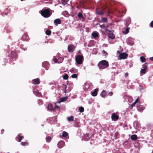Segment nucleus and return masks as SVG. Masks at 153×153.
I'll list each match as a JSON object with an SVG mask.
<instances>
[{
    "label": "nucleus",
    "instance_id": "obj_1",
    "mask_svg": "<svg viewBox=\"0 0 153 153\" xmlns=\"http://www.w3.org/2000/svg\"><path fill=\"white\" fill-rule=\"evenodd\" d=\"M97 65L100 69H104L108 68L109 65L108 62L106 60H103L100 61Z\"/></svg>",
    "mask_w": 153,
    "mask_h": 153
},
{
    "label": "nucleus",
    "instance_id": "obj_2",
    "mask_svg": "<svg viewBox=\"0 0 153 153\" xmlns=\"http://www.w3.org/2000/svg\"><path fill=\"white\" fill-rule=\"evenodd\" d=\"M41 15L45 18H48L51 15L49 8L42 10L40 12Z\"/></svg>",
    "mask_w": 153,
    "mask_h": 153
},
{
    "label": "nucleus",
    "instance_id": "obj_3",
    "mask_svg": "<svg viewBox=\"0 0 153 153\" xmlns=\"http://www.w3.org/2000/svg\"><path fill=\"white\" fill-rule=\"evenodd\" d=\"M83 58V56L80 55H78L76 56V62L78 64L81 65L82 62V59Z\"/></svg>",
    "mask_w": 153,
    "mask_h": 153
},
{
    "label": "nucleus",
    "instance_id": "obj_4",
    "mask_svg": "<svg viewBox=\"0 0 153 153\" xmlns=\"http://www.w3.org/2000/svg\"><path fill=\"white\" fill-rule=\"evenodd\" d=\"M102 25L103 27H104V29L106 32H107V31L109 32H111V31L110 30H109L108 29V28L109 27V24L108 23V22L104 23Z\"/></svg>",
    "mask_w": 153,
    "mask_h": 153
},
{
    "label": "nucleus",
    "instance_id": "obj_5",
    "mask_svg": "<svg viewBox=\"0 0 153 153\" xmlns=\"http://www.w3.org/2000/svg\"><path fill=\"white\" fill-rule=\"evenodd\" d=\"M75 46L72 44H70L68 45V49L69 52H72L75 50Z\"/></svg>",
    "mask_w": 153,
    "mask_h": 153
},
{
    "label": "nucleus",
    "instance_id": "obj_6",
    "mask_svg": "<svg viewBox=\"0 0 153 153\" xmlns=\"http://www.w3.org/2000/svg\"><path fill=\"white\" fill-rule=\"evenodd\" d=\"M128 56V54L124 53H120L119 55V56L120 57V59H126L127 58Z\"/></svg>",
    "mask_w": 153,
    "mask_h": 153
},
{
    "label": "nucleus",
    "instance_id": "obj_7",
    "mask_svg": "<svg viewBox=\"0 0 153 153\" xmlns=\"http://www.w3.org/2000/svg\"><path fill=\"white\" fill-rule=\"evenodd\" d=\"M104 11L101 10L99 8H97L96 11V13L98 15H102L104 14Z\"/></svg>",
    "mask_w": 153,
    "mask_h": 153
},
{
    "label": "nucleus",
    "instance_id": "obj_8",
    "mask_svg": "<svg viewBox=\"0 0 153 153\" xmlns=\"http://www.w3.org/2000/svg\"><path fill=\"white\" fill-rule=\"evenodd\" d=\"M42 65L46 70H47L48 69V68L49 67V64L48 62L46 61L43 62L42 63Z\"/></svg>",
    "mask_w": 153,
    "mask_h": 153
},
{
    "label": "nucleus",
    "instance_id": "obj_9",
    "mask_svg": "<svg viewBox=\"0 0 153 153\" xmlns=\"http://www.w3.org/2000/svg\"><path fill=\"white\" fill-rule=\"evenodd\" d=\"M111 118L112 120L116 121L118 119L119 117L115 113H113L111 115Z\"/></svg>",
    "mask_w": 153,
    "mask_h": 153
},
{
    "label": "nucleus",
    "instance_id": "obj_10",
    "mask_svg": "<svg viewBox=\"0 0 153 153\" xmlns=\"http://www.w3.org/2000/svg\"><path fill=\"white\" fill-rule=\"evenodd\" d=\"M65 145V142L63 141H59L58 143V147L59 148H61L63 147Z\"/></svg>",
    "mask_w": 153,
    "mask_h": 153
},
{
    "label": "nucleus",
    "instance_id": "obj_11",
    "mask_svg": "<svg viewBox=\"0 0 153 153\" xmlns=\"http://www.w3.org/2000/svg\"><path fill=\"white\" fill-rule=\"evenodd\" d=\"M40 82L39 79L38 78L33 79L32 80V83L33 84H39Z\"/></svg>",
    "mask_w": 153,
    "mask_h": 153
},
{
    "label": "nucleus",
    "instance_id": "obj_12",
    "mask_svg": "<svg viewBox=\"0 0 153 153\" xmlns=\"http://www.w3.org/2000/svg\"><path fill=\"white\" fill-rule=\"evenodd\" d=\"M61 22V20L60 19H56L54 21V23L56 26H57L58 24H60Z\"/></svg>",
    "mask_w": 153,
    "mask_h": 153
},
{
    "label": "nucleus",
    "instance_id": "obj_13",
    "mask_svg": "<svg viewBox=\"0 0 153 153\" xmlns=\"http://www.w3.org/2000/svg\"><path fill=\"white\" fill-rule=\"evenodd\" d=\"M108 19L106 17H102L101 19V20L100 21H99V22L101 23L103 22L104 23H107L108 22Z\"/></svg>",
    "mask_w": 153,
    "mask_h": 153
},
{
    "label": "nucleus",
    "instance_id": "obj_14",
    "mask_svg": "<svg viewBox=\"0 0 153 153\" xmlns=\"http://www.w3.org/2000/svg\"><path fill=\"white\" fill-rule=\"evenodd\" d=\"M98 91V89L97 88L95 89L94 91L92 93L91 95L93 96H95L97 94V92Z\"/></svg>",
    "mask_w": 153,
    "mask_h": 153
},
{
    "label": "nucleus",
    "instance_id": "obj_15",
    "mask_svg": "<svg viewBox=\"0 0 153 153\" xmlns=\"http://www.w3.org/2000/svg\"><path fill=\"white\" fill-rule=\"evenodd\" d=\"M88 134H86L83 136V138L84 140L87 141L89 140L90 137H89Z\"/></svg>",
    "mask_w": 153,
    "mask_h": 153
},
{
    "label": "nucleus",
    "instance_id": "obj_16",
    "mask_svg": "<svg viewBox=\"0 0 153 153\" xmlns=\"http://www.w3.org/2000/svg\"><path fill=\"white\" fill-rule=\"evenodd\" d=\"M47 108L49 111H51L54 109L53 105L51 103H49L48 104Z\"/></svg>",
    "mask_w": 153,
    "mask_h": 153
},
{
    "label": "nucleus",
    "instance_id": "obj_17",
    "mask_svg": "<svg viewBox=\"0 0 153 153\" xmlns=\"http://www.w3.org/2000/svg\"><path fill=\"white\" fill-rule=\"evenodd\" d=\"M92 36L94 38H96L99 35L98 33L97 32H93L92 33Z\"/></svg>",
    "mask_w": 153,
    "mask_h": 153
},
{
    "label": "nucleus",
    "instance_id": "obj_18",
    "mask_svg": "<svg viewBox=\"0 0 153 153\" xmlns=\"http://www.w3.org/2000/svg\"><path fill=\"white\" fill-rule=\"evenodd\" d=\"M67 97H64L60 99V101L58 102V103L61 102H64L67 100Z\"/></svg>",
    "mask_w": 153,
    "mask_h": 153
},
{
    "label": "nucleus",
    "instance_id": "obj_19",
    "mask_svg": "<svg viewBox=\"0 0 153 153\" xmlns=\"http://www.w3.org/2000/svg\"><path fill=\"white\" fill-rule=\"evenodd\" d=\"M137 137L136 134L131 135V139L135 141L137 139Z\"/></svg>",
    "mask_w": 153,
    "mask_h": 153
},
{
    "label": "nucleus",
    "instance_id": "obj_20",
    "mask_svg": "<svg viewBox=\"0 0 153 153\" xmlns=\"http://www.w3.org/2000/svg\"><path fill=\"white\" fill-rule=\"evenodd\" d=\"M17 56V54L16 52L15 51H12L11 53V56L10 57H15Z\"/></svg>",
    "mask_w": 153,
    "mask_h": 153
},
{
    "label": "nucleus",
    "instance_id": "obj_21",
    "mask_svg": "<svg viewBox=\"0 0 153 153\" xmlns=\"http://www.w3.org/2000/svg\"><path fill=\"white\" fill-rule=\"evenodd\" d=\"M33 93L37 96L40 97L42 96L41 94L38 91H33Z\"/></svg>",
    "mask_w": 153,
    "mask_h": 153
},
{
    "label": "nucleus",
    "instance_id": "obj_22",
    "mask_svg": "<svg viewBox=\"0 0 153 153\" xmlns=\"http://www.w3.org/2000/svg\"><path fill=\"white\" fill-rule=\"evenodd\" d=\"M77 16L79 19H82L83 20L84 19V17L81 13H79L78 14Z\"/></svg>",
    "mask_w": 153,
    "mask_h": 153
},
{
    "label": "nucleus",
    "instance_id": "obj_23",
    "mask_svg": "<svg viewBox=\"0 0 153 153\" xmlns=\"http://www.w3.org/2000/svg\"><path fill=\"white\" fill-rule=\"evenodd\" d=\"M108 37L111 39H114L115 38V35L113 33H110L108 34Z\"/></svg>",
    "mask_w": 153,
    "mask_h": 153
},
{
    "label": "nucleus",
    "instance_id": "obj_24",
    "mask_svg": "<svg viewBox=\"0 0 153 153\" xmlns=\"http://www.w3.org/2000/svg\"><path fill=\"white\" fill-rule=\"evenodd\" d=\"M106 93L107 92L103 90L102 92L101 95L102 97L104 98Z\"/></svg>",
    "mask_w": 153,
    "mask_h": 153
},
{
    "label": "nucleus",
    "instance_id": "obj_25",
    "mask_svg": "<svg viewBox=\"0 0 153 153\" xmlns=\"http://www.w3.org/2000/svg\"><path fill=\"white\" fill-rule=\"evenodd\" d=\"M18 139L19 142H21V140L24 138V136L19 134L18 135Z\"/></svg>",
    "mask_w": 153,
    "mask_h": 153
},
{
    "label": "nucleus",
    "instance_id": "obj_26",
    "mask_svg": "<svg viewBox=\"0 0 153 153\" xmlns=\"http://www.w3.org/2000/svg\"><path fill=\"white\" fill-rule=\"evenodd\" d=\"M68 135V134L67 132H66L65 131H63V132H62V136L63 137H66Z\"/></svg>",
    "mask_w": 153,
    "mask_h": 153
},
{
    "label": "nucleus",
    "instance_id": "obj_27",
    "mask_svg": "<svg viewBox=\"0 0 153 153\" xmlns=\"http://www.w3.org/2000/svg\"><path fill=\"white\" fill-rule=\"evenodd\" d=\"M68 120L69 121H72L74 120V117L73 116H71L68 118Z\"/></svg>",
    "mask_w": 153,
    "mask_h": 153
},
{
    "label": "nucleus",
    "instance_id": "obj_28",
    "mask_svg": "<svg viewBox=\"0 0 153 153\" xmlns=\"http://www.w3.org/2000/svg\"><path fill=\"white\" fill-rule=\"evenodd\" d=\"M20 144L22 146H26L28 145V143L27 142H22Z\"/></svg>",
    "mask_w": 153,
    "mask_h": 153
},
{
    "label": "nucleus",
    "instance_id": "obj_29",
    "mask_svg": "<svg viewBox=\"0 0 153 153\" xmlns=\"http://www.w3.org/2000/svg\"><path fill=\"white\" fill-rule=\"evenodd\" d=\"M46 141L48 143L50 142L51 140V137L50 136H48L46 138Z\"/></svg>",
    "mask_w": 153,
    "mask_h": 153
},
{
    "label": "nucleus",
    "instance_id": "obj_30",
    "mask_svg": "<svg viewBox=\"0 0 153 153\" xmlns=\"http://www.w3.org/2000/svg\"><path fill=\"white\" fill-rule=\"evenodd\" d=\"M51 32L50 30H48L45 31L46 34L48 36L50 35L51 34Z\"/></svg>",
    "mask_w": 153,
    "mask_h": 153
},
{
    "label": "nucleus",
    "instance_id": "obj_31",
    "mask_svg": "<svg viewBox=\"0 0 153 153\" xmlns=\"http://www.w3.org/2000/svg\"><path fill=\"white\" fill-rule=\"evenodd\" d=\"M141 61L142 62H144L146 61V58L143 56H141L140 57Z\"/></svg>",
    "mask_w": 153,
    "mask_h": 153
},
{
    "label": "nucleus",
    "instance_id": "obj_32",
    "mask_svg": "<svg viewBox=\"0 0 153 153\" xmlns=\"http://www.w3.org/2000/svg\"><path fill=\"white\" fill-rule=\"evenodd\" d=\"M79 110L81 113L83 112L84 111V108L83 107H79Z\"/></svg>",
    "mask_w": 153,
    "mask_h": 153
},
{
    "label": "nucleus",
    "instance_id": "obj_33",
    "mask_svg": "<svg viewBox=\"0 0 153 153\" xmlns=\"http://www.w3.org/2000/svg\"><path fill=\"white\" fill-rule=\"evenodd\" d=\"M147 65L148 63L147 62H146L143 66V69L146 70L147 68Z\"/></svg>",
    "mask_w": 153,
    "mask_h": 153
},
{
    "label": "nucleus",
    "instance_id": "obj_34",
    "mask_svg": "<svg viewBox=\"0 0 153 153\" xmlns=\"http://www.w3.org/2000/svg\"><path fill=\"white\" fill-rule=\"evenodd\" d=\"M129 29H130V28L129 27H127V28H126V31L125 32H124L123 33L124 34H126L128 33L129 32Z\"/></svg>",
    "mask_w": 153,
    "mask_h": 153
},
{
    "label": "nucleus",
    "instance_id": "obj_35",
    "mask_svg": "<svg viewBox=\"0 0 153 153\" xmlns=\"http://www.w3.org/2000/svg\"><path fill=\"white\" fill-rule=\"evenodd\" d=\"M68 78V74H65L63 76V78L64 79H67Z\"/></svg>",
    "mask_w": 153,
    "mask_h": 153
},
{
    "label": "nucleus",
    "instance_id": "obj_36",
    "mask_svg": "<svg viewBox=\"0 0 153 153\" xmlns=\"http://www.w3.org/2000/svg\"><path fill=\"white\" fill-rule=\"evenodd\" d=\"M141 73L145 74L146 73V70L144 69H141L140 70Z\"/></svg>",
    "mask_w": 153,
    "mask_h": 153
},
{
    "label": "nucleus",
    "instance_id": "obj_37",
    "mask_svg": "<svg viewBox=\"0 0 153 153\" xmlns=\"http://www.w3.org/2000/svg\"><path fill=\"white\" fill-rule=\"evenodd\" d=\"M71 77L73 78H77V75L76 74H73L71 76Z\"/></svg>",
    "mask_w": 153,
    "mask_h": 153
},
{
    "label": "nucleus",
    "instance_id": "obj_38",
    "mask_svg": "<svg viewBox=\"0 0 153 153\" xmlns=\"http://www.w3.org/2000/svg\"><path fill=\"white\" fill-rule=\"evenodd\" d=\"M102 54L105 56H107L108 55L107 53L104 50H103L102 51Z\"/></svg>",
    "mask_w": 153,
    "mask_h": 153
},
{
    "label": "nucleus",
    "instance_id": "obj_39",
    "mask_svg": "<svg viewBox=\"0 0 153 153\" xmlns=\"http://www.w3.org/2000/svg\"><path fill=\"white\" fill-rule=\"evenodd\" d=\"M55 106L53 110H54L55 109H56L57 108H59V107L56 104V103H55Z\"/></svg>",
    "mask_w": 153,
    "mask_h": 153
},
{
    "label": "nucleus",
    "instance_id": "obj_40",
    "mask_svg": "<svg viewBox=\"0 0 153 153\" xmlns=\"http://www.w3.org/2000/svg\"><path fill=\"white\" fill-rule=\"evenodd\" d=\"M26 37V38L25 39H28V36H27V35L26 34H24L23 36V39H24V38H25V37Z\"/></svg>",
    "mask_w": 153,
    "mask_h": 153
},
{
    "label": "nucleus",
    "instance_id": "obj_41",
    "mask_svg": "<svg viewBox=\"0 0 153 153\" xmlns=\"http://www.w3.org/2000/svg\"><path fill=\"white\" fill-rule=\"evenodd\" d=\"M53 60H54V62L55 63H58V60L56 58H54L53 59Z\"/></svg>",
    "mask_w": 153,
    "mask_h": 153
},
{
    "label": "nucleus",
    "instance_id": "obj_42",
    "mask_svg": "<svg viewBox=\"0 0 153 153\" xmlns=\"http://www.w3.org/2000/svg\"><path fill=\"white\" fill-rule=\"evenodd\" d=\"M113 92L111 91L109 92L108 93V95H109L110 96H111L112 95H113Z\"/></svg>",
    "mask_w": 153,
    "mask_h": 153
},
{
    "label": "nucleus",
    "instance_id": "obj_43",
    "mask_svg": "<svg viewBox=\"0 0 153 153\" xmlns=\"http://www.w3.org/2000/svg\"><path fill=\"white\" fill-rule=\"evenodd\" d=\"M150 25L151 27H153V20L150 22Z\"/></svg>",
    "mask_w": 153,
    "mask_h": 153
},
{
    "label": "nucleus",
    "instance_id": "obj_44",
    "mask_svg": "<svg viewBox=\"0 0 153 153\" xmlns=\"http://www.w3.org/2000/svg\"><path fill=\"white\" fill-rule=\"evenodd\" d=\"M143 108L142 107H141L140 108L139 111H142L143 110Z\"/></svg>",
    "mask_w": 153,
    "mask_h": 153
},
{
    "label": "nucleus",
    "instance_id": "obj_45",
    "mask_svg": "<svg viewBox=\"0 0 153 153\" xmlns=\"http://www.w3.org/2000/svg\"><path fill=\"white\" fill-rule=\"evenodd\" d=\"M136 104L134 102H133L131 105V106L132 107H133L134 106L135 104Z\"/></svg>",
    "mask_w": 153,
    "mask_h": 153
},
{
    "label": "nucleus",
    "instance_id": "obj_46",
    "mask_svg": "<svg viewBox=\"0 0 153 153\" xmlns=\"http://www.w3.org/2000/svg\"><path fill=\"white\" fill-rule=\"evenodd\" d=\"M128 75V73H126L125 74V77H127Z\"/></svg>",
    "mask_w": 153,
    "mask_h": 153
},
{
    "label": "nucleus",
    "instance_id": "obj_47",
    "mask_svg": "<svg viewBox=\"0 0 153 153\" xmlns=\"http://www.w3.org/2000/svg\"><path fill=\"white\" fill-rule=\"evenodd\" d=\"M71 71H72V70H71ZM73 72H72V71H71V72H73L74 73H76L77 71V70L76 69L73 70Z\"/></svg>",
    "mask_w": 153,
    "mask_h": 153
},
{
    "label": "nucleus",
    "instance_id": "obj_48",
    "mask_svg": "<svg viewBox=\"0 0 153 153\" xmlns=\"http://www.w3.org/2000/svg\"><path fill=\"white\" fill-rule=\"evenodd\" d=\"M100 27L101 28V29H104V27H103V25H100Z\"/></svg>",
    "mask_w": 153,
    "mask_h": 153
},
{
    "label": "nucleus",
    "instance_id": "obj_49",
    "mask_svg": "<svg viewBox=\"0 0 153 153\" xmlns=\"http://www.w3.org/2000/svg\"><path fill=\"white\" fill-rule=\"evenodd\" d=\"M138 101V98H137L135 100V101L134 102L136 103H137Z\"/></svg>",
    "mask_w": 153,
    "mask_h": 153
},
{
    "label": "nucleus",
    "instance_id": "obj_50",
    "mask_svg": "<svg viewBox=\"0 0 153 153\" xmlns=\"http://www.w3.org/2000/svg\"><path fill=\"white\" fill-rule=\"evenodd\" d=\"M4 131V129H2L1 130V134H3Z\"/></svg>",
    "mask_w": 153,
    "mask_h": 153
},
{
    "label": "nucleus",
    "instance_id": "obj_51",
    "mask_svg": "<svg viewBox=\"0 0 153 153\" xmlns=\"http://www.w3.org/2000/svg\"><path fill=\"white\" fill-rule=\"evenodd\" d=\"M149 59L151 61H153V57H151L149 58Z\"/></svg>",
    "mask_w": 153,
    "mask_h": 153
},
{
    "label": "nucleus",
    "instance_id": "obj_52",
    "mask_svg": "<svg viewBox=\"0 0 153 153\" xmlns=\"http://www.w3.org/2000/svg\"><path fill=\"white\" fill-rule=\"evenodd\" d=\"M62 0L66 3H67L68 1V0Z\"/></svg>",
    "mask_w": 153,
    "mask_h": 153
},
{
    "label": "nucleus",
    "instance_id": "obj_53",
    "mask_svg": "<svg viewBox=\"0 0 153 153\" xmlns=\"http://www.w3.org/2000/svg\"><path fill=\"white\" fill-rule=\"evenodd\" d=\"M117 52L118 53L120 54V53H120V51H117Z\"/></svg>",
    "mask_w": 153,
    "mask_h": 153
},
{
    "label": "nucleus",
    "instance_id": "obj_54",
    "mask_svg": "<svg viewBox=\"0 0 153 153\" xmlns=\"http://www.w3.org/2000/svg\"><path fill=\"white\" fill-rule=\"evenodd\" d=\"M67 84L66 85H65V84H63V85H64L65 86H66V88L67 87Z\"/></svg>",
    "mask_w": 153,
    "mask_h": 153
},
{
    "label": "nucleus",
    "instance_id": "obj_55",
    "mask_svg": "<svg viewBox=\"0 0 153 153\" xmlns=\"http://www.w3.org/2000/svg\"><path fill=\"white\" fill-rule=\"evenodd\" d=\"M42 102V100H39V102H40L41 103Z\"/></svg>",
    "mask_w": 153,
    "mask_h": 153
},
{
    "label": "nucleus",
    "instance_id": "obj_56",
    "mask_svg": "<svg viewBox=\"0 0 153 153\" xmlns=\"http://www.w3.org/2000/svg\"><path fill=\"white\" fill-rule=\"evenodd\" d=\"M100 25V24L98 23L97 24L95 25Z\"/></svg>",
    "mask_w": 153,
    "mask_h": 153
},
{
    "label": "nucleus",
    "instance_id": "obj_57",
    "mask_svg": "<svg viewBox=\"0 0 153 153\" xmlns=\"http://www.w3.org/2000/svg\"><path fill=\"white\" fill-rule=\"evenodd\" d=\"M101 20H100V19H99L98 20V22H99V21H100Z\"/></svg>",
    "mask_w": 153,
    "mask_h": 153
},
{
    "label": "nucleus",
    "instance_id": "obj_58",
    "mask_svg": "<svg viewBox=\"0 0 153 153\" xmlns=\"http://www.w3.org/2000/svg\"><path fill=\"white\" fill-rule=\"evenodd\" d=\"M3 15H4V13H2V16H3Z\"/></svg>",
    "mask_w": 153,
    "mask_h": 153
},
{
    "label": "nucleus",
    "instance_id": "obj_59",
    "mask_svg": "<svg viewBox=\"0 0 153 153\" xmlns=\"http://www.w3.org/2000/svg\"><path fill=\"white\" fill-rule=\"evenodd\" d=\"M7 13H6L5 14V15H7Z\"/></svg>",
    "mask_w": 153,
    "mask_h": 153
},
{
    "label": "nucleus",
    "instance_id": "obj_60",
    "mask_svg": "<svg viewBox=\"0 0 153 153\" xmlns=\"http://www.w3.org/2000/svg\"><path fill=\"white\" fill-rule=\"evenodd\" d=\"M21 0V1H23V0Z\"/></svg>",
    "mask_w": 153,
    "mask_h": 153
}]
</instances>
